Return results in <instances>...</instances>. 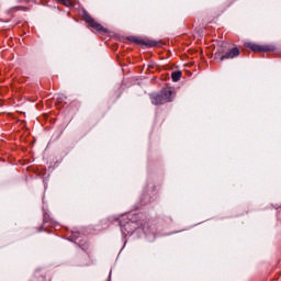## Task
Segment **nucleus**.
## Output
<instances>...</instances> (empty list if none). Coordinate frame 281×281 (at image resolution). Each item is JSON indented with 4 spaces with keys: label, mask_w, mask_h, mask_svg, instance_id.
Listing matches in <instances>:
<instances>
[{
    "label": "nucleus",
    "mask_w": 281,
    "mask_h": 281,
    "mask_svg": "<svg viewBox=\"0 0 281 281\" xmlns=\"http://www.w3.org/2000/svg\"><path fill=\"white\" fill-rule=\"evenodd\" d=\"M128 41H131V43H135L136 45H144L145 47H155L157 45V43L154 41L137 36H131L128 37Z\"/></svg>",
    "instance_id": "obj_3"
},
{
    "label": "nucleus",
    "mask_w": 281,
    "mask_h": 281,
    "mask_svg": "<svg viewBox=\"0 0 281 281\" xmlns=\"http://www.w3.org/2000/svg\"><path fill=\"white\" fill-rule=\"evenodd\" d=\"M59 3H63L67 8H71V5H74V0H61Z\"/></svg>",
    "instance_id": "obj_7"
},
{
    "label": "nucleus",
    "mask_w": 281,
    "mask_h": 281,
    "mask_svg": "<svg viewBox=\"0 0 281 281\" xmlns=\"http://www.w3.org/2000/svg\"><path fill=\"white\" fill-rule=\"evenodd\" d=\"M59 3L63 1V0H57Z\"/></svg>",
    "instance_id": "obj_8"
},
{
    "label": "nucleus",
    "mask_w": 281,
    "mask_h": 281,
    "mask_svg": "<svg viewBox=\"0 0 281 281\" xmlns=\"http://www.w3.org/2000/svg\"><path fill=\"white\" fill-rule=\"evenodd\" d=\"M246 46L249 47L252 52H273L276 46L273 45H260L254 43H246Z\"/></svg>",
    "instance_id": "obj_4"
},
{
    "label": "nucleus",
    "mask_w": 281,
    "mask_h": 281,
    "mask_svg": "<svg viewBox=\"0 0 281 281\" xmlns=\"http://www.w3.org/2000/svg\"><path fill=\"white\" fill-rule=\"evenodd\" d=\"M171 95H172V90L166 89L161 93L153 98V104H166V102H170Z\"/></svg>",
    "instance_id": "obj_2"
},
{
    "label": "nucleus",
    "mask_w": 281,
    "mask_h": 281,
    "mask_svg": "<svg viewBox=\"0 0 281 281\" xmlns=\"http://www.w3.org/2000/svg\"><path fill=\"white\" fill-rule=\"evenodd\" d=\"M236 56H240V50L235 47L231 49L226 55L221 56V53H215V58L220 60H225V58H236Z\"/></svg>",
    "instance_id": "obj_5"
},
{
    "label": "nucleus",
    "mask_w": 281,
    "mask_h": 281,
    "mask_svg": "<svg viewBox=\"0 0 281 281\" xmlns=\"http://www.w3.org/2000/svg\"><path fill=\"white\" fill-rule=\"evenodd\" d=\"M85 21L90 25V27H92V30L99 32V34H109V29L95 21L91 15H85Z\"/></svg>",
    "instance_id": "obj_1"
},
{
    "label": "nucleus",
    "mask_w": 281,
    "mask_h": 281,
    "mask_svg": "<svg viewBox=\"0 0 281 281\" xmlns=\"http://www.w3.org/2000/svg\"><path fill=\"white\" fill-rule=\"evenodd\" d=\"M171 78H172L173 82H178V80H181V71L172 72Z\"/></svg>",
    "instance_id": "obj_6"
}]
</instances>
